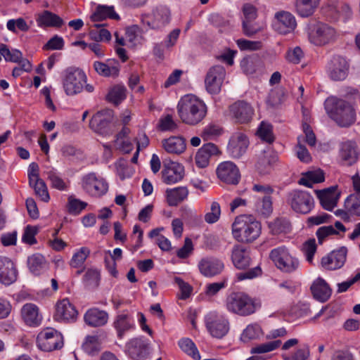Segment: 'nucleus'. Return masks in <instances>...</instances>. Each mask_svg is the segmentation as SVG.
<instances>
[{"instance_id":"f257e3e1","label":"nucleus","mask_w":360,"mask_h":360,"mask_svg":"<svg viewBox=\"0 0 360 360\" xmlns=\"http://www.w3.org/2000/svg\"><path fill=\"white\" fill-rule=\"evenodd\" d=\"M344 96L351 103L330 96L325 101L324 106L328 116L338 125L348 127L355 121V111L352 105L360 99V94L356 89L347 88Z\"/></svg>"},{"instance_id":"f03ea898","label":"nucleus","mask_w":360,"mask_h":360,"mask_svg":"<svg viewBox=\"0 0 360 360\" xmlns=\"http://www.w3.org/2000/svg\"><path fill=\"white\" fill-rule=\"evenodd\" d=\"M181 120L188 125H196L207 115V107L205 102L193 95H186L177 105Z\"/></svg>"},{"instance_id":"7ed1b4c3","label":"nucleus","mask_w":360,"mask_h":360,"mask_svg":"<svg viewBox=\"0 0 360 360\" xmlns=\"http://www.w3.org/2000/svg\"><path fill=\"white\" fill-rule=\"evenodd\" d=\"M233 237L239 243H251L262 232L261 223L252 214L238 216L231 226Z\"/></svg>"},{"instance_id":"20e7f679","label":"nucleus","mask_w":360,"mask_h":360,"mask_svg":"<svg viewBox=\"0 0 360 360\" xmlns=\"http://www.w3.org/2000/svg\"><path fill=\"white\" fill-rule=\"evenodd\" d=\"M259 307V303L255 299L241 292H232L226 300V309L241 316L254 314Z\"/></svg>"},{"instance_id":"39448f33","label":"nucleus","mask_w":360,"mask_h":360,"mask_svg":"<svg viewBox=\"0 0 360 360\" xmlns=\"http://www.w3.org/2000/svg\"><path fill=\"white\" fill-rule=\"evenodd\" d=\"M252 191L261 195L255 197L253 210L259 217L267 218L273 212V198L274 189L268 184H255L252 186Z\"/></svg>"},{"instance_id":"423d86ee","label":"nucleus","mask_w":360,"mask_h":360,"mask_svg":"<svg viewBox=\"0 0 360 360\" xmlns=\"http://www.w3.org/2000/svg\"><path fill=\"white\" fill-rule=\"evenodd\" d=\"M338 37L336 30L328 24L317 22L309 29V41L317 46H323L334 43Z\"/></svg>"},{"instance_id":"0eeeda50","label":"nucleus","mask_w":360,"mask_h":360,"mask_svg":"<svg viewBox=\"0 0 360 360\" xmlns=\"http://www.w3.org/2000/svg\"><path fill=\"white\" fill-rule=\"evenodd\" d=\"M207 330L211 336L221 339L229 331L230 323L227 316L219 311H211L204 317Z\"/></svg>"},{"instance_id":"6e6552de","label":"nucleus","mask_w":360,"mask_h":360,"mask_svg":"<svg viewBox=\"0 0 360 360\" xmlns=\"http://www.w3.org/2000/svg\"><path fill=\"white\" fill-rule=\"evenodd\" d=\"M286 202L296 213L307 214L314 207V199L307 191L292 190L286 195Z\"/></svg>"},{"instance_id":"1a4fd4ad","label":"nucleus","mask_w":360,"mask_h":360,"mask_svg":"<svg viewBox=\"0 0 360 360\" xmlns=\"http://www.w3.org/2000/svg\"><path fill=\"white\" fill-rule=\"evenodd\" d=\"M86 82V76L80 69L76 68H67L63 77V85L68 96L79 94Z\"/></svg>"},{"instance_id":"9d476101","label":"nucleus","mask_w":360,"mask_h":360,"mask_svg":"<svg viewBox=\"0 0 360 360\" xmlns=\"http://www.w3.org/2000/svg\"><path fill=\"white\" fill-rule=\"evenodd\" d=\"M269 257L278 269L285 273L294 272L300 266L298 259L284 246L273 249L270 252Z\"/></svg>"},{"instance_id":"9b49d317","label":"nucleus","mask_w":360,"mask_h":360,"mask_svg":"<svg viewBox=\"0 0 360 360\" xmlns=\"http://www.w3.org/2000/svg\"><path fill=\"white\" fill-rule=\"evenodd\" d=\"M81 186L88 195L100 198L106 194L108 191V184L101 176L95 172H89L82 176Z\"/></svg>"},{"instance_id":"f8f14e48","label":"nucleus","mask_w":360,"mask_h":360,"mask_svg":"<svg viewBox=\"0 0 360 360\" xmlns=\"http://www.w3.org/2000/svg\"><path fill=\"white\" fill-rule=\"evenodd\" d=\"M321 13L330 21H337L340 18L347 20L352 14L350 6L338 0H326L321 8Z\"/></svg>"},{"instance_id":"ddd939ff","label":"nucleus","mask_w":360,"mask_h":360,"mask_svg":"<svg viewBox=\"0 0 360 360\" xmlns=\"http://www.w3.org/2000/svg\"><path fill=\"white\" fill-rule=\"evenodd\" d=\"M38 347L44 352L60 349L63 346L62 334L53 328L43 329L37 337Z\"/></svg>"},{"instance_id":"4468645a","label":"nucleus","mask_w":360,"mask_h":360,"mask_svg":"<svg viewBox=\"0 0 360 360\" xmlns=\"http://www.w3.org/2000/svg\"><path fill=\"white\" fill-rule=\"evenodd\" d=\"M171 20V11L166 6H158L151 13L143 14L141 16L143 25L150 29L160 30L168 25Z\"/></svg>"},{"instance_id":"2eb2a0df","label":"nucleus","mask_w":360,"mask_h":360,"mask_svg":"<svg viewBox=\"0 0 360 360\" xmlns=\"http://www.w3.org/2000/svg\"><path fill=\"white\" fill-rule=\"evenodd\" d=\"M113 120L112 110L106 109L96 112L90 120L89 127L95 132L108 136L112 133L111 122Z\"/></svg>"},{"instance_id":"dca6fc26","label":"nucleus","mask_w":360,"mask_h":360,"mask_svg":"<svg viewBox=\"0 0 360 360\" xmlns=\"http://www.w3.org/2000/svg\"><path fill=\"white\" fill-rule=\"evenodd\" d=\"M78 311L68 298L57 302L53 319L58 322L72 323L77 320Z\"/></svg>"},{"instance_id":"f3484780","label":"nucleus","mask_w":360,"mask_h":360,"mask_svg":"<svg viewBox=\"0 0 360 360\" xmlns=\"http://www.w3.org/2000/svg\"><path fill=\"white\" fill-rule=\"evenodd\" d=\"M226 76V70L221 65L212 67L207 73L205 84L207 91L211 94H217Z\"/></svg>"},{"instance_id":"a211bd4d","label":"nucleus","mask_w":360,"mask_h":360,"mask_svg":"<svg viewBox=\"0 0 360 360\" xmlns=\"http://www.w3.org/2000/svg\"><path fill=\"white\" fill-rule=\"evenodd\" d=\"M218 178L225 184L237 185L240 180V173L238 167L231 161L220 163L217 168Z\"/></svg>"},{"instance_id":"6ab92c4d","label":"nucleus","mask_w":360,"mask_h":360,"mask_svg":"<svg viewBox=\"0 0 360 360\" xmlns=\"http://www.w3.org/2000/svg\"><path fill=\"white\" fill-rule=\"evenodd\" d=\"M347 250L342 247L335 250L321 259V266L326 270L334 271L343 266L347 259Z\"/></svg>"},{"instance_id":"aec40b11","label":"nucleus","mask_w":360,"mask_h":360,"mask_svg":"<svg viewBox=\"0 0 360 360\" xmlns=\"http://www.w3.org/2000/svg\"><path fill=\"white\" fill-rule=\"evenodd\" d=\"M297 26L295 16L288 11H280L275 14L274 29L278 33L285 34L292 32Z\"/></svg>"},{"instance_id":"412c9836","label":"nucleus","mask_w":360,"mask_h":360,"mask_svg":"<svg viewBox=\"0 0 360 360\" xmlns=\"http://www.w3.org/2000/svg\"><path fill=\"white\" fill-rule=\"evenodd\" d=\"M126 351L131 359L144 360L149 354V344L143 338H134L127 343Z\"/></svg>"},{"instance_id":"4be33fe9","label":"nucleus","mask_w":360,"mask_h":360,"mask_svg":"<svg viewBox=\"0 0 360 360\" xmlns=\"http://www.w3.org/2000/svg\"><path fill=\"white\" fill-rule=\"evenodd\" d=\"M18 278V270L13 261L7 257L0 256V283L9 285Z\"/></svg>"},{"instance_id":"5701e85b","label":"nucleus","mask_w":360,"mask_h":360,"mask_svg":"<svg viewBox=\"0 0 360 360\" xmlns=\"http://www.w3.org/2000/svg\"><path fill=\"white\" fill-rule=\"evenodd\" d=\"M231 259L233 266L238 269H245L251 264L250 250L240 244L233 245Z\"/></svg>"},{"instance_id":"b1692460","label":"nucleus","mask_w":360,"mask_h":360,"mask_svg":"<svg viewBox=\"0 0 360 360\" xmlns=\"http://www.w3.org/2000/svg\"><path fill=\"white\" fill-rule=\"evenodd\" d=\"M248 145V137L244 134L238 132L231 137L228 145V151L233 158H239L245 154Z\"/></svg>"},{"instance_id":"393cba45","label":"nucleus","mask_w":360,"mask_h":360,"mask_svg":"<svg viewBox=\"0 0 360 360\" xmlns=\"http://www.w3.org/2000/svg\"><path fill=\"white\" fill-rule=\"evenodd\" d=\"M184 175V167L182 165L170 162L164 165L162 171V179L167 184H173L181 181Z\"/></svg>"},{"instance_id":"a878e982","label":"nucleus","mask_w":360,"mask_h":360,"mask_svg":"<svg viewBox=\"0 0 360 360\" xmlns=\"http://www.w3.org/2000/svg\"><path fill=\"white\" fill-rule=\"evenodd\" d=\"M200 273L206 277H213L222 272L224 269V262L215 257H205L198 263Z\"/></svg>"},{"instance_id":"bb28decb","label":"nucleus","mask_w":360,"mask_h":360,"mask_svg":"<svg viewBox=\"0 0 360 360\" xmlns=\"http://www.w3.org/2000/svg\"><path fill=\"white\" fill-rule=\"evenodd\" d=\"M349 63L347 60L340 56H336L331 60L329 67V76L335 81L344 80L348 75Z\"/></svg>"},{"instance_id":"cd10ccee","label":"nucleus","mask_w":360,"mask_h":360,"mask_svg":"<svg viewBox=\"0 0 360 360\" xmlns=\"http://www.w3.org/2000/svg\"><path fill=\"white\" fill-rule=\"evenodd\" d=\"M230 112L236 122L247 123L252 117L254 110L251 105L245 101H238L230 107Z\"/></svg>"},{"instance_id":"c85d7f7f","label":"nucleus","mask_w":360,"mask_h":360,"mask_svg":"<svg viewBox=\"0 0 360 360\" xmlns=\"http://www.w3.org/2000/svg\"><path fill=\"white\" fill-rule=\"evenodd\" d=\"M93 66L99 75L105 77H115L118 76L120 70V64L115 59H108L105 63L95 61Z\"/></svg>"},{"instance_id":"c756f323","label":"nucleus","mask_w":360,"mask_h":360,"mask_svg":"<svg viewBox=\"0 0 360 360\" xmlns=\"http://www.w3.org/2000/svg\"><path fill=\"white\" fill-rule=\"evenodd\" d=\"M218 153L219 149L215 144L212 143L204 144L200 149H198L195 154V165L199 168H205L209 165L210 158L213 155H217Z\"/></svg>"},{"instance_id":"7c9ffc66","label":"nucleus","mask_w":360,"mask_h":360,"mask_svg":"<svg viewBox=\"0 0 360 360\" xmlns=\"http://www.w3.org/2000/svg\"><path fill=\"white\" fill-rule=\"evenodd\" d=\"M317 196L322 207L326 210L331 211L338 204L340 193L338 191L337 187L332 186L325 190L319 191Z\"/></svg>"},{"instance_id":"2f4dec72","label":"nucleus","mask_w":360,"mask_h":360,"mask_svg":"<svg viewBox=\"0 0 360 360\" xmlns=\"http://www.w3.org/2000/svg\"><path fill=\"white\" fill-rule=\"evenodd\" d=\"M339 158L345 165L354 164L358 159L356 143L350 141L342 143L340 147Z\"/></svg>"},{"instance_id":"473e14b6","label":"nucleus","mask_w":360,"mask_h":360,"mask_svg":"<svg viewBox=\"0 0 360 360\" xmlns=\"http://www.w3.org/2000/svg\"><path fill=\"white\" fill-rule=\"evenodd\" d=\"M347 231L346 227L340 221L335 222L334 225L323 226L319 228L316 232L319 244H322L326 238L336 235L342 237Z\"/></svg>"},{"instance_id":"72a5a7b5","label":"nucleus","mask_w":360,"mask_h":360,"mask_svg":"<svg viewBox=\"0 0 360 360\" xmlns=\"http://www.w3.org/2000/svg\"><path fill=\"white\" fill-rule=\"evenodd\" d=\"M162 147L168 153L180 155L186 148V140L180 136H172L162 141Z\"/></svg>"},{"instance_id":"f704fd0d","label":"nucleus","mask_w":360,"mask_h":360,"mask_svg":"<svg viewBox=\"0 0 360 360\" xmlns=\"http://www.w3.org/2000/svg\"><path fill=\"white\" fill-rule=\"evenodd\" d=\"M21 316L25 323L30 326H37L41 323L42 317L37 305L27 303L21 309Z\"/></svg>"},{"instance_id":"c9c22d12","label":"nucleus","mask_w":360,"mask_h":360,"mask_svg":"<svg viewBox=\"0 0 360 360\" xmlns=\"http://www.w3.org/2000/svg\"><path fill=\"white\" fill-rule=\"evenodd\" d=\"M314 297L321 302H326L331 295V289L328 283L321 278L316 279L311 286Z\"/></svg>"},{"instance_id":"e433bc0d","label":"nucleus","mask_w":360,"mask_h":360,"mask_svg":"<svg viewBox=\"0 0 360 360\" xmlns=\"http://www.w3.org/2000/svg\"><path fill=\"white\" fill-rule=\"evenodd\" d=\"M85 323L93 327L104 326L108 320V314L103 310L96 308L89 309L84 316Z\"/></svg>"},{"instance_id":"4c0bfd02","label":"nucleus","mask_w":360,"mask_h":360,"mask_svg":"<svg viewBox=\"0 0 360 360\" xmlns=\"http://www.w3.org/2000/svg\"><path fill=\"white\" fill-rule=\"evenodd\" d=\"M321 0H296L295 11L300 16L307 18L312 15L320 5Z\"/></svg>"},{"instance_id":"58836bf2","label":"nucleus","mask_w":360,"mask_h":360,"mask_svg":"<svg viewBox=\"0 0 360 360\" xmlns=\"http://www.w3.org/2000/svg\"><path fill=\"white\" fill-rule=\"evenodd\" d=\"M36 21L37 25L40 27H60L63 24V20L60 16L49 11H44L39 13L36 18Z\"/></svg>"},{"instance_id":"ea45409f","label":"nucleus","mask_w":360,"mask_h":360,"mask_svg":"<svg viewBox=\"0 0 360 360\" xmlns=\"http://www.w3.org/2000/svg\"><path fill=\"white\" fill-rule=\"evenodd\" d=\"M188 195L186 187L180 186L166 191L167 202L170 206H176L186 200Z\"/></svg>"},{"instance_id":"a19ab883","label":"nucleus","mask_w":360,"mask_h":360,"mask_svg":"<svg viewBox=\"0 0 360 360\" xmlns=\"http://www.w3.org/2000/svg\"><path fill=\"white\" fill-rule=\"evenodd\" d=\"M114 327L115 328L117 336L119 338H122L124 333L134 327V319L127 314H120L116 317L114 322Z\"/></svg>"},{"instance_id":"79ce46f5","label":"nucleus","mask_w":360,"mask_h":360,"mask_svg":"<svg viewBox=\"0 0 360 360\" xmlns=\"http://www.w3.org/2000/svg\"><path fill=\"white\" fill-rule=\"evenodd\" d=\"M27 266L33 274L39 275L47 268V262L41 254L35 253L28 257Z\"/></svg>"},{"instance_id":"37998d69","label":"nucleus","mask_w":360,"mask_h":360,"mask_svg":"<svg viewBox=\"0 0 360 360\" xmlns=\"http://www.w3.org/2000/svg\"><path fill=\"white\" fill-rule=\"evenodd\" d=\"M108 18L119 19V15L115 13L113 7L98 6L90 16L91 20L94 22L103 21Z\"/></svg>"},{"instance_id":"c03bdc74","label":"nucleus","mask_w":360,"mask_h":360,"mask_svg":"<svg viewBox=\"0 0 360 360\" xmlns=\"http://www.w3.org/2000/svg\"><path fill=\"white\" fill-rule=\"evenodd\" d=\"M47 179L51 182L52 188L58 191H67L69 188L68 182H66L61 176L57 170L53 167H49L44 172Z\"/></svg>"},{"instance_id":"a18cd8bd","label":"nucleus","mask_w":360,"mask_h":360,"mask_svg":"<svg viewBox=\"0 0 360 360\" xmlns=\"http://www.w3.org/2000/svg\"><path fill=\"white\" fill-rule=\"evenodd\" d=\"M105 24H97L94 25V28H91L89 31V37L91 40L96 42L99 41H109L111 39L110 32L103 28Z\"/></svg>"},{"instance_id":"49530a36","label":"nucleus","mask_w":360,"mask_h":360,"mask_svg":"<svg viewBox=\"0 0 360 360\" xmlns=\"http://www.w3.org/2000/svg\"><path fill=\"white\" fill-rule=\"evenodd\" d=\"M325 179L324 173L322 170L308 172L299 181V184L309 188H311L314 184L323 182Z\"/></svg>"},{"instance_id":"de8ad7c7","label":"nucleus","mask_w":360,"mask_h":360,"mask_svg":"<svg viewBox=\"0 0 360 360\" xmlns=\"http://www.w3.org/2000/svg\"><path fill=\"white\" fill-rule=\"evenodd\" d=\"M0 56H3L6 62L18 63L23 60L22 53L15 49H10L5 44H0Z\"/></svg>"},{"instance_id":"09e8293b","label":"nucleus","mask_w":360,"mask_h":360,"mask_svg":"<svg viewBox=\"0 0 360 360\" xmlns=\"http://www.w3.org/2000/svg\"><path fill=\"white\" fill-rule=\"evenodd\" d=\"M181 349L195 360H200V355L195 343L188 338H181L178 342Z\"/></svg>"},{"instance_id":"8fccbe9b","label":"nucleus","mask_w":360,"mask_h":360,"mask_svg":"<svg viewBox=\"0 0 360 360\" xmlns=\"http://www.w3.org/2000/svg\"><path fill=\"white\" fill-rule=\"evenodd\" d=\"M91 250L87 247H82L77 250L70 260L69 264L72 268L82 267L86 259L90 255Z\"/></svg>"},{"instance_id":"3c124183","label":"nucleus","mask_w":360,"mask_h":360,"mask_svg":"<svg viewBox=\"0 0 360 360\" xmlns=\"http://www.w3.org/2000/svg\"><path fill=\"white\" fill-rule=\"evenodd\" d=\"M223 133L222 127L216 123L207 124L201 132V137L204 141L215 140Z\"/></svg>"},{"instance_id":"603ef678","label":"nucleus","mask_w":360,"mask_h":360,"mask_svg":"<svg viewBox=\"0 0 360 360\" xmlns=\"http://www.w3.org/2000/svg\"><path fill=\"white\" fill-rule=\"evenodd\" d=\"M262 335V330L257 323L248 325L243 331L240 335V340L244 342H248L252 340L259 338Z\"/></svg>"},{"instance_id":"864d4df0","label":"nucleus","mask_w":360,"mask_h":360,"mask_svg":"<svg viewBox=\"0 0 360 360\" xmlns=\"http://www.w3.org/2000/svg\"><path fill=\"white\" fill-rule=\"evenodd\" d=\"M270 232L274 235H278L287 233L290 229V224L288 220L285 218H276L268 224Z\"/></svg>"},{"instance_id":"5fc2aeb1","label":"nucleus","mask_w":360,"mask_h":360,"mask_svg":"<svg viewBox=\"0 0 360 360\" xmlns=\"http://www.w3.org/2000/svg\"><path fill=\"white\" fill-rule=\"evenodd\" d=\"M257 135L263 141L268 143L274 141L275 137L273 133V126L266 122L262 121L257 131Z\"/></svg>"},{"instance_id":"6e6d98bb","label":"nucleus","mask_w":360,"mask_h":360,"mask_svg":"<svg viewBox=\"0 0 360 360\" xmlns=\"http://www.w3.org/2000/svg\"><path fill=\"white\" fill-rule=\"evenodd\" d=\"M345 208L352 216L360 217V195L352 194L345 200Z\"/></svg>"},{"instance_id":"4d7b16f0","label":"nucleus","mask_w":360,"mask_h":360,"mask_svg":"<svg viewBox=\"0 0 360 360\" xmlns=\"http://www.w3.org/2000/svg\"><path fill=\"white\" fill-rule=\"evenodd\" d=\"M126 98V88L122 85H117L112 87L107 95L109 102L118 105Z\"/></svg>"},{"instance_id":"13d9d810","label":"nucleus","mask_w":360,"mask_h":360,"mask_svg":"<svg viewBox=\"0 0 360 360\" xmlns=\"http://www.w3.org/2000/svg\"><path fill=\"white\" fill-rule=\"evenodd\" d=\"M281 345V341L279 340L267 342L252 347L250 353L252 354H259L270 352L278 349Z\"/></svg>"},{"instance_id":"bf43d9fd","label":"nucleus","mask_w":360,"mask_h":360,"mask_svg":"<svg viewBox=\"0 0 360 360\" xmlns=\"http://www.w3.org/2000/svg\"><path fill=\"white\" fill-rule=\"evenodd\" d=\"M6 28L10 32L17 34L18 31L23 32H27L30 27L22 18L16 19H10L6 22Z\"/></svg>"},{"instance_id":"052dcab7","label":"nucleus","mask_w":360,"mask_h":360,"mask_svg":"<svg viewBox=\"0 0 360 360\" xmlns=\"http://www.w3.org/2000/svg\"><path fill=\"white\" fill-rule=\"evenodd\" d=\"M84 284L90 288H96L99 284L100 273L96 269H89L83 276Z\"/></svg>"},{"instance_id":"680f3d73","label":"nucleus","mask_w":360,"mask_h":360,"mask_svg":"<svg viewBox=\"0 0 360 360\" xmlns=\"http://www.w3.org/2000/svg\"><path fill=\"white\" fill-rule=\"evenodd\" d=\"M84 351L89 355H94L100 350V343L97 336H87L82 345Z\"/></svg>"},{"instance_id":"e2e57ef3","label":"nucleus","mask_w":360,"mask_h":360,"mask_svg":"<svg viewBox=\"0 0 360 360\" xmlns=\"http://www.w3.org/2000/svg\"><path fill=\"white\" fill-rule=\"evenodd\" d=\"M87 203L72 196L68 198L67 208L71 214L78 215L86 208Z\"/></svg>"},{"instance_id":"0e129e2a","label":"nucleus","mask_w":360,"mask_h":360,"mask_svg":"<svg viewBox=\"0 0 360 360\" xmlns=\"http://www.w3.org/2000/svg\"><path fill=\"white\" fill-rule=\"evenodd\" d=\"M178 125L171 115L162 116L159 120L158 129L162 131H174Z\"/></svg>"},{"instance_id":"69168bd1","label":"nucleus","mask_w":360,"mask_h":360,"mask_svg":"<svg viewBox=\"0 0 360 360\" xmlns=\"http://www.w3.org/2000/svg\"><path fill=\"white\" fill-rule=\"evenodd\" d=\"M34 189L36 195L44 202H48L50 196L45 182L41 179L34 181L32 186H30Z\"/></svg>"},{"instance_id":"338daca9","label":"nucleus","mask_w":360,"mask_h":360,"mask_svg":"<svg viewBox=\"0 0 360 360\" xmlns=\"http://www.w3.org/2000/svg\"><path fill=\"white\" fill-rule=\"evenodd\" d=\"M221 215L220 205L217 202H212L210 207V211L205 214V221L208 224L217 222Z\"/></svg>"},{"instance_id":"774afa93","label":"nucleus","mask_w":360,"mask_h":360,"mask_svg":"<svg viewBox=\"0 0 360 360\" xmlns=\"http://www.w3.org/2000/svg\"><path fill=\"white\" fill-rule=\"evenodd\" d=\"M303 56L304 53L300 46L289 49L285 55L286 60L293 64L300 63Z\"/></svg>"}]
</instances>
